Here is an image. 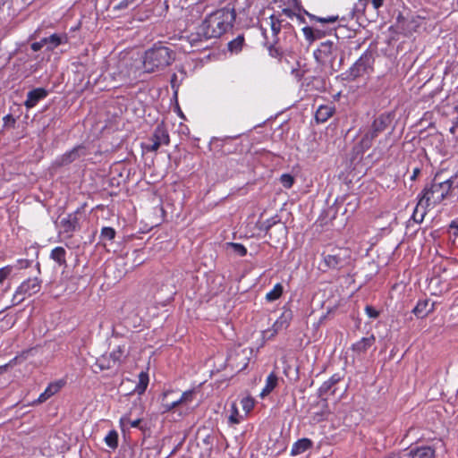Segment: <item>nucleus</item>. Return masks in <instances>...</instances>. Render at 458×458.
<instances>
[{
  "label": "nucleus",
  "instance_id": "f257e3e1",
  "mask_svg": "<svg viewBox=\"0 0 458 458\" xmlns=\"http://www.w3.org/2000/svg\"><path fill=\"white\" fill-rule=\"evenodd\" d=\"M235 18V8L228 4L206 17L198 28V35L205 39L219 38L233 27Z\"/></svg>",
  "mask_w": 458,
  "mask_h": 458
},
{
  "label": "nucleus",
  "instance_id": "f03ea898",
  "mask_svg": "<svg viewBox=\"0 0 458 458\" xmlns=\"http://www.w3.org/2000/svg\"><path fill=\"white\" fill-rule=\"evenodd\" d=\"M266 23L270 28V35L267 33V28L261 25L262 35L266 43L291 45L296 40V35L293 27L284 19L278 16L271 15Z\"/></svg>",
  "mask_w": 458,
  "mask_h": 458
},
{
  "label": "nucleus",
  "instance_id": "7ed1b4c3",
  "mask_svg": "<svg viewBox=\"0 0 458 458\" xmlns=\"http://www.w3.org/2000/svg\"><path fill=\"white\" fill-rule=\"evenodd\" d=\"M175 60V52L165 46L155 45L144 54L143 67L147 72H160Z\"/></svg>",
  "mask_w": 458,
  "mask_h": 458
},
{
  "label": "nucleus",
  "instance_id": "20e7f679",
  "mask_svg": "<svg viewBox=\"0 0 458 458\" xmlns=\"http://www.w3.org/2000/svg\"><path fill=\"white\" fill-rule=\"evenodd\" d=\"M314 57L322 66L330 69L331 72H337L344 60L337 43L331 40L321 42L314 51Z\"/></svg>",
  "mask_w": 458,
  "mask_h": 458
},
{
  "label": "nucleus",
  "instance_id": "39448f33",
  "mask_svg": "<svg viewBox=\"0 0 458 458\" xmlns=\"http://www.w3.org/2000/svg\"><path fill=\"white\" fill-rule=\"evenodd\" d=\"M453 183L451 179L441 182L436 176L430 185L424 188L422 196L419 199V205L435 206L439 204L449 194Z\"/></svg>",
  "mask_w": 458,
  "mask_h": 458
},
{
  "label": "nucleus",
  "instance_id": "423d86ee",
  "mask_svg": "<svg viewBox=\"0 0 458 458\" xmlns=\"http://www.w3.org/2000/svg\"><path fill=\"white\" fill-rule=\"evenodd\" d=\"M324 271L328 269L340 270L351 262V250L347 248L335 247L322 253Z\"/></svg>",
  "mask_w": 458,
  "mask_h": 458
},
{
  "label": "nucleus",
  "instance_id": "0eeeda50",
  "mask_svg": "<svg viewBox=\"0 0 458 458\" xmlns=\"http://www.w3.org/2000/svg\"><path fill=\"white\" fill-rule=\"evenodd\" d=\"M374 53L371 50H367L346 72L345 79L355 81L357 78L369 75L374 70Z\"/></svg>",
  "mask_w": 458,
  "mask_h": 458
},
{
  "label": "nucleus",
  "instance_id": "6e6552de",
  "mask_svg": "<svg viewBox=\"0 0 458 458\" xmlns=\"http://www.w3.org/2000/svg\"><path fill=\"white\" fill-rule=\"evenodd\" d=\"M394 117V113H384L377 117L371 124V129L362 137V146L367 148H370L374 139H376L379 133L386 131L392 124Z\"/></svg>",
  "mask_w": 458,
  "mask_h": 458
},
{
  "label": "nucleus",
  "instance_id": "1a4fd4ad",
  "mask_svg": "<svg viewBox=\"0 0 458 458\" xmlns=\"http://www.w3.org/2000/svg\"><path fill=\"white\" fill-rule=\"evenodd\" d=\"M125 348L124 346H117L109 353H105L100 356L97 361L96 366L100 370L110 369L121 365L124 358Z\"/></svg>",
  "mask_w": 458,
  "mask_h": 458
},
{
  "label": "nucleus",
  "instance_id": "9d476101",
  "mask_svg": "<svg viewBox=\"0 0 458 458\" xmlns=\"http://www.w3.org/2000/svg\"><path fill=\"white\" fill-rule=\"evenodd\" d=\"M41 280L38 277L29 278L22 282L13 295V304H19L24 301L26 297L38 293L41 289Z\"/></svg>",
  "mask_w": 458,
  "mask_h": 458
},
{
  "label": "nucleus",
  "instance_id": "9b49d317",
  "mask_svg": "<svg viewBox=\"0 0 458 458\" xmlns=\"http://www.w3.org/2000/svg\"><path fill=\"white\" fill-rule=\"evenodd\" d=\"M150 141H151V143L145 147L146 150L150 151V152L157 151L162 145L169 144V142H170L169 134H168L167 129L165 128V126L163 123L158 124L156 127V129L150 138Z\"/></svg>",
  "mask_w": 458,
  "mask_h": 458
},
{
  "label": "nucleus",
  "instance_id": "f8f14e48",
  "mask_svg": "<svg viewBox=\"0 0 458 458\" xmlns=\"http://www.w3.org/2000/svg\"><path fill=\"white\" fill-rule=\"evenodd\" d=\"M162 412H168L180 406L179 395L176 391L168 390L163 393L161 399Z\"/></svg>",
  "mask_w": 458,
  "mask_h": 458
},
{
  "label": "nucleus",
  "instance_id": "ddd939ff",
  "mask_svg": "<svg viewBox=\"0 0 458 458\" xmlns=\"http://www.w3.org/2000/svg\"><path fill=\"white\" fill-rule=\"evenodd\" d=\"M293 315L291 310L284 311L281 316L275 321L272 328L266 333H270L268 338L275 336L279 331L286 329L292 320Z\"/></svg>",
  "mask_w": 458,
  "mask_h": 458
},
{
  "label": "nucleus",
  "instance_id": "4468645a",
  "mask_svg": "<svg viewBox=\"0 0 458 458\" xmlns=\"http://www.w3.org/2000/svg\"><path fill=\"white\" fill-rule=\"evenodd\" d=\"M47 90L44 88H37L28 92L27 99L24 106L27 109H30L37 106V104L47 97Z\"/></svg>",
  "mask_w": 458,
  "mask_h": 458
},
{
  "label": "nucleus",
  "instance_id": "2eb2a0df",
  "mask_svg": "<svg viewBox=\"0 0 458 458\" xmlns=\"http://www.w3.org/2000/svg\"><path fill=\"white\" fill-rule=\"evenodd\" d=\"M435 310V302L428 299L420 300L412 310V313L418 318H424Z\"/></svg>",
  "mask_w": 458,
  "mask_h": 458
},
{
  "label": "nucleus",
  "instance_id": "dca6fc26",
  "mask_svg": "<svg viewBox=\"0 0 458 458\" xmlns=\"http://www.w3.org/2000/svg\"><path fill=\"white\" fill-rule=\"evenodd\" d=\"M85 154V148L81 145H79L74 147L71 151L64 153L58 160V163L60 165H66L78 159L81 156H84Z\"/></svg>",
  "mask_w": 458,
  "mask_h": 458
},
{
  "label": "nucleus",
  "instance_id": "f3484780",
  "mask_svg": "<svg viewBox=\"0 0 458 458\" xmlns=\"http://www.w3.org/2000/svg\"><path fill=\"white\" fill-rule=\"evenodd\" d=\"M64 383L62 381L54 382L48 385L45 391L38 396V400L34 403H42L49 399L52 395L60 391L63 387Z\"/></svg>",
  "mask_w": 458,
  "mask_h": 458
},
{
  "label": "nucleus",
  "instance_id": "a211bd4d",
  "mask_svg": "<svg viewBox=\"0 0 458 458\" xmlns=\"http://www.w3.org/2000/svg\"><path fill=\"white\" fill-rule=\"evenodd\" d=\"M376 342V337L374 335H371L368 337H363L357 343L352 344V351L357 353H364L366 352L372 345H374Z\"/></svg>",
  "mask_w": 458,
  "mask_h": 458
},
{
  "label": "nucleus",
  "instance_id": "6ab92c4d",
  "mask_svg": "<svg viewBox=\"0 0 458 458\" xmlns=\"http://www.w3.org/2000/svg\"><path fill=\"white\" fill-rule=\"evenodd\" d=\"M407 455L411 458H434L435 450L430 446L416 447L411 449Z\"/></svg>",
  "mask_w": 458,
  "mask_h": 458
},
{
  "label": "nucleus",
  "instance_id": "aec40b11",
  "mask_svg": "<svg viewBox=\"0 0 458 458\" xmlns=\"http://www.w3.org/2000/svg\"><path fill=\"white\" fill-rule=\"evenodd\" d=\"M341 380V377L338 374H334L327 381H325L318 389L319 396H323L327 393H335V389L332 387Z\"/></svg>",
  "mask_w": 458,
  "mask_h": 458
},
{
  "label": "nucleus",
  "instance_id": "412c9836",
  "mask_svg": "<svg viewBox=\"0 0 458 458\" xmlns=\"http://www.w3.org/2000/svg\"><path fill=\"white\" fill-rule=\"evenodd\" d=\"M335 108L330 106H320L316 114L315 118L318 123L327 122L334 114Z\"/></svg>",
  "mask_w": 458,
  "mask_h": 458
},
{
  "label": "nucleus",
  "instance_id": "4be33fe9",
  "mask_svg": "<svg viewBox=\"0 0 458 458\" xmlns=\"http://www.w3.org/2000/svg\"><path fill=\"white\" fill-rule=\"evenodd\" d=\"M312 446V442L309 438H301L294 443L292 447L291 454L299 455Z\"/></svg>",
  "mask_w": 458,
  "mask_h": 458
},
{
  "label": "nucleus",
  "instance_id": "5701e85b",
  "mask_svg": "<svg viewBox=\"0 0 458 458\" xmlns=\"http://www.w3.org/2000/svg\"><path fill=\"white\" fill-rule=\"evenodd\" d=\"M265 45L267 46V49L269 52V55L272 57L280 59L283 55L284 50H286L290 45H284V43L280 44H272V43H266Z\"/></svg>",
  "mask_w": 458,
  "mask_h": 458
},
{
  "label": "nucleus",
  "instance_id": "b1692460",
  "mask_svg": "<svg viewBox=\"0 0 458 458\" xmlns=\"http://www.w3.org/2000/svg\"><path fill=\"white\" fill-rule=\"evenodd\" d=\"M277 381H278L277 376L274 372L270 373L268 375V377H267L266 386L260 394L261 396L264 397V396L269 394L277 386Z\"/></svg>",
  "mask_w": 458,
  "mask_h": 458
},
{
  "label": "nucleus",
  "instance_id": "393cba45",
  "mask_svg": "<svg viewBox=\"0 0 458 458\" xmlns=\"http://www.w3.org/2000/svg\"><path fill=\"white\" fill-rule=\"evenodd\" d=\"M48 38V50H54L58 46L67 42V36L61 34H52Z\"/></svg>",
  "mask_w": 458,
  "mask_h": 458
},
{
  "label": "nucleus",
  "instance_id": "a878e982",
  "mask_svg": "<svg viewBox=\"0 0 458 458\" xmlns=\"http://www.w3.org/2000/svg\"><path fill=\"white\" fill-rule=\"evenodd\" d=\"M65 254L66 251L63 247H55L52 250L50 258L57 262L60 266H66Z\"/></svg>",
  "mask_w": 458,
  "mask_h": 458
},
{
  "label": "nucleus",
  "instance_id": "bb28decb",
  "mask_svg": "<svg viewBox=\"0 0 458 458\" xmlns=\"http://www.w3.org/2000/svg\"><path fill=\"white\" fill-rule=\"evenodd\" d=\"M62 225L65 232H73L79 226V220L75 215H69L67 218L62 220Z\"/></svg>",
  "mask_w": 458,
  "mask_h": 458
},
{
  "label": "nucleus",
  "instance_id": "cd10ccee",
  "mask_svg": "<svg viewBox=\"0 0 458 458\" xmlns=\"http://www.w3.org/2000/svg\"><path fill=\"white\" fill-rule=\"evenodd\" d=\"M302 32L307 40L314 41L322 37V30L319 29H313L311 27H304Z\"/></svg>",
  "mask_w": 458,
  "mask_h": 458
},
{
  "label": "nucleus",
  "instance_id": "c85d7f7f",
  "mask_svg": "<svg viewBox=\"0 0 458 458\" xmlns=\"http://www.w3.org/2000/svg\"><path fill=\"white\" fill-rule=\"evenodd\" d=\"M244 44V37L239 35L236 38L228 43V49L231 52L238 53L242 49Z\"/></svg>",
  "mask_w": 458,
  "mask_h": 458
},
{
  "label": "nucleus",
  "instance_id": "c756f323",
  "mask_svg": "<svg viewBox=\"0 0 458 458\" xmlns=\"http://www.w3.org/2000/svg\"><path fill=\"white\" fill-rule=\"evenodd\" d=\"M427 206H425V204L423 205H419V203L417 204L416 208H414V211H413V214L411 216V218L413 219L414 222L420 224L423 221L424 219V216L426 215V208Z\"/></svg>",
  "mask_w": 458,
  "mask_h": 458
},
{
  "label": "nucleus",
  "instance_id": "7c9ffc66",
  "mask_svg": "<svg viewBox=\"0 0 458 458\" xmlns=\"http://www.w3.org/2000/svg\"><path fill=\"white\" fill-rule=\"evenodd\" d=\"M283 293V285L281 284H276L274 288L268 292L266 295V299L268 301H274L281 297Z\"/></svg>",
  "mask_w": 458,
  "mask_h": 458
},
{
  "label": "nucleus",
  "instance_id": "2f4dec72",
  "mask_svg": "<svg viewBox=\"0 0 458 458\" xmlns=\"http://www.w3.org/2000/svg\"><path fill=\"white\" fill-rule=\"evenodd\" d=\"M105 442L110 448H116L118 445V433L115 430H110L105 437Z\"/></svg>",
  "mask_w": 458,
  "mask_h": 458
},
{
  "label": "nucleus",
  "instance_id": "473e14b6",
  "mask_svg": "<svg viewBox=\"0 0 458 458\" xmlns=\"http://www.w3.org/2000/svg\"><path fill=\"white\" fill-rule=\"evenodd\" d=\"M307 14L309 15V17L311 21H316L322 24H331V23H335V21H338L337 15L336 16L331 15V16H327V17H318V16H316L313 14H310L308 13H307Z\"/></svg>",
  "mask_w": 458,
  "mask_h": 458
},
{
  "label": "nucleus",
  "instance_id": "72a5a7b5",
  "mask_svg": "<svg viewBox=\"0 0 458 458\" xmlns=\"http://www.w3.org/2000/svg\"><path fill=\"white\" fill-rule=\"evenodd\" d=\"M274 225H278L279 231L282 233L285 234L286 227L284 225H281V224H279L276 221L267 220L266 222H264L262 224L261 229L265 230L266 233H267L269 232V230L271 229V227L274 226Z\"/></svg>",
  "mask_w": 458,
  "mask_h": 458
},
{
  "label": "nucleus",
  "instance_id": "f704fd0d",
  "mask_svg": "<svg viewBox=\"0 0 458 458\" xmlns=\"http://www.w3.org/2000/svg\"><path fill=\"white\" fill-rule=\"evenodd\" d=\"M194 394H195V392L193 390H189V391L183 392L179 396L180 405H187V404L191 403L193 400Z\"/></svg>",
  "mask_w": 458,
  "mask_h": 458
},
{
  "label": "nucleus",
  "instance_id": "c9c22d12",
  "mask_svg": "<svg viewBox=\"0 0 458 458\" xmlns=\"http://www.w3.org/2000/svg\"><path fill=\"white\" fill-rule=\"evenodd\" d=\"M115 237V230L113 227H103L101 229L100 238L102 240L112 241Z\"/></svg>",
  "mask_w": 458,
  "mask_h": 458
},
{
  "label": "nucleus",
  "instance_id": "e433bc0d",
  "mask_svg": "<svg viewBox=\"0 0 458 458\" xmlns=\"http://www.w3.org/2000/svg\"><path fill=\"white\" fill-rule=\"evenodd\" d=\"M229 246L233 251L240 257H243L247 254V249L241 243L230 242Z\"/></svg>",
  "mask_w": 458,
  "mask_h": 458
},
{
  "label": "nucleus",
  "instance_id": "4c0bfd02",
  "mask_svg": "<svg viewBox=\"0 0 458 458\" xmlns=\"http://www.w3.org/2000/svg\"><path fill=\"white\" fill-rule=\"evenodd\" d=\"M311 84L318 91H324L326 89L325 80L320 77H312Z\"/></svg>",
  "mask_w": 458,
  "mask_h": 458
},
{
  "label": "nucleus",
  "instance_id": "58836bf2",
  "mask_svg": "<svg viewBox=\"0 0 458 458\" xmlns=\"http://www.w3.org/2000/svg\"><path fill=\"white\" fill-rule=\"evenodd\" d=\"M242 418V417L240 416L238 410L236 408V405L234 403H233L232 412H231V415L229 416V422L232 424H238V423H240Z\"/></svg>",
  "mask_w": 458,
  "mask_h": 458
},
{
  "label": "nucleus",
  "instance_id": "ea45409f",
  "mask_svg": "<svg viewBox=\"0 0 458 458\" xmlns=\"http://www.w3.org/2000/svg\"><path fill=\"white\" fill-rule=\"evenodd\" d=\"M280 181L284 187L289 189L293 186L294 178L289 174H284L281 175Z\"/></svg>",
  "mask_w": 458,
  "mask_h": 458
},
{
  "label": "nucleus",
  "instance_id": "a19ab883",
  "mask_svg": "<svg viewBox=\"0 0 458 458\" xmlns=\"http://www.w3.org/2000/svg\"><path fill=\"white\" fill-rule=\"evenodd\" d=\"M148 386V376L145 373H140V384L137 386L138 392L140 394L143 393Z\"/></svg>",
  "mask_w": 458,
  "mask_h": 458
},
{
  "label": "nucleus",
  "instance_id": "79ce46f5",
  "mask_svg": "<svg viewBox=\"0 0 458 458\" xmlns=\"http://www.w3.org/2000/svg\"><path fill=\"white\" fill-rule=\"evenodd\" d=\"M3 121L4 128L5 129L14 128L16 123V120L12 114H6L4 116Z\"/></svg>",
  "mask_w": 458,
  "mask_h": 458
},
{
  "label": "nucleus",
  "instance_id": "37998d69",
  "mask_svg": "<svg viewBox=\"0 0 458 458\" xmlns=\"http://www.w3.org/2000/svg\"><path fill=\"white\" fill-rule=\"evenodd\" d=\"M242 405L243 410L249 412L254 406V402L251 398L246 397L242 400Z\"/></svg>",
  "mask_w": 458,
  "mask_h": 458
},
{
  "label": "nucleus",
  "instance_id": "c03bdc74",
  "mask_svg": "<svg viewBox=\"0 0 458 458\" xmlns=\"http://www.w3.org/2000/svg\"><path fill=\"white\" fill-rule=\"evenodd\" d=\"M366 314L372 318H377L379 316V312L375 310L372 306H366L365 308Z\"/></svg>",
  "mask_w": 458,
  "mask_h": 458
},
{
  "label": "nucleus",
  "instance_id": "a18cd8bd",
  "mask_svg": "<svg viewBox=\"0 0 458 458\" xmlns=\"http://www.w3.org/2000/svg\"><path fill=\"white\" fill-rule=\"evenodd\" d=\"M11 272L9 267H3L0 269V282H2L4 278H6Z\"/></svg>",
  "mask_w": 458,
  "mask_h": 458
},
{
  "label": "nucleus",
  "instance_id": "49530a36",
  "mask_svg": "<svg viewBox=\"0 0 458 458\" xmlns=\"http://www.w3.org/2000/svg\"><path fill=\"white\" fill-rule=\"evenodd\" d=\"M134 0H124L123 2H121L118 5H117V8L118 9H123V8H126L130 4H132Z\"/></svg>",
  "mask_w": 458,
  "mask_h": 458
},
{
  "label": "nucleus",
  "instance_id": "de8ad7c7",
  "mask_svg": "<svg viewBox=\"0 0 458 458\" xmlns=\"http://www.w3.org/2000/svg\"><path fill=\"white\" fill-rule=\"evenodd\" d=\"M420 167H415L412 171V174L411 176V181H415L417 179V177L420 175Z\"/></svg>",
  "mask_w": 458,
  "mask_h": 458
},
{
  "label": "nucleus",
  "instance_id": "09e8293b",
  "mask_svg": "<svg viewBox=\"0 0 458 458\" xmlns=\"http://www.w3.org/2000/svg\"><path fill=\"white\" fill-rule=\"evenodd\" d=\"M40 44L41 43H39V41L34 42V43L31 44L30 47L35 52L39 51L42 48Z\"/></svg>",
  "mask_w": 458,
  "mask_h": 458
},
{
  "label": "nucleus",
  "instance_id": "8fccbe9b",
  "mask_svg": "<svg viewBox=\"0 0 458 458\" xmlns=\"http://www.w3.org/2000/svg\"><path fill=\"white\" fill-rule=\"evenodd\" d=\"M375 9H378L383 5L384 0H371Z\"/></svg>",
  "mask_w": 458,
  "mask_h": 458
},
{
  "label": "nucleus",
  "instance_id": "3c124183",
  "mask_svg": "<svg viewBox=\"0 0 458 458\" xmlns=\"http://www.w3.org/2000/svg\"><path fill=\"white\" fill-rule=\"evenodd\" d=\"M140 423H141V420H140V419H137L135 420L130 421V424H131V428H139Z\"/></svg>",
  "mask_w": 458,
  "mask_h": 458
},
{
  "label": "nucleus",
  "instance_id": "603ef678",
  "mask_svg": "<svg viewBox=\"0 0 458 458\" xmlns=\"http://www.w3.org/2000/svg\"><path fill=\"white\" fill-rule=\"evenodd\" d=\"M39 43H41V47H47V49L48 50V38L46 37V38H43L42 39L39 40Z\"/></svg>",
  "mask_w": 458,
  "mask_h": 458
},
{
  "label": "nucleus",
  "instance_id": "864d4df0",
  "mask_svg": "<svg viewBox=\"0 0 458 458\" xmlns=\"http://www.w3.org/2000/svg\"><path fill=\"white\" fill-rule=\"evenodd\" d=\"M240 352H236L234 355L230 356L229 361L232 363V365L234 364V362L236 361V358L240 356Z\"/></svg>",
  "mask_w": 458,
  "mask_h": 458
},
{
  "label": "nucleus",
  "instance_id": "5fc2aeb1",
  "mask_svg": "<svg viewBox=\"0 0 458 458\" xmlns=\"http://www.w3.org/2000/svg\"><path fill=\"white\" fill-rule=\"evenodd\" d=\"M283 13H284L285 15H287L288 17H293L294 15L293 12L290 9H283Z\"/></svg>",
  "mask_w": 458,
  "mask_h": 458
},
{
  "label": "nucleus",
  "instance_id": "6e6d98bb",
  "mask_svg": "<svg viewBox=\"0 0 458 458\" xmlns=\"http://www.w3.org/2000/svg\"><path fill=\"white\" fill-rule=\"evenodd\" d=\"M451 227L455 229V231L454 232V234L455 236H457V235H458V225H454V223H453V224L451 225Z\"/></svg>",
  "mask_w": 458,
  "mask_h": 458
},
{
  "label": "nucleus",
  "instance_id": "4d7b16f0",
  "mask_svg": "<svg viewBox=\"0 0 458 458\" xmlns=\"http://www.w3.org/2000/svg\"><path fill=\"white\" fill-rule=\"evenodd\" d=\"M135 261L137 262L136 266H139L143 262V260L141 259L135 260Z\"/></svg>",
  "mask_w": 458,
  "mask_h": 458
},
{
  "label": "nucleus",
  "instance_id": "13d9d810",
  "mask_svg": "<svg viewBox=\"0 0 458 458\" xmlns=\"http://www.w3.org/2000/svg\"><path fill=\"white\" fill-rule=\"evenodd\" d=\"M21 263H25V267H27L29 265V261L28 260H20Z\"/></svg>",
  "mask_w": 458,
  "mask_h": 458
},
{
  "label": "nucleus",
  "instance_id": "bf43d9fd",
  "mask_svg": "<svg viewBox=\"0 0 458 458\" xmlns=\"http://www.w3.org/2000/svg\"><path fill=\"white\" fill-rule=\"evenodd\" d=\"M246 366H247V362H244V363L242 364V366L240 368V369H245V368H246Z\"/></svg>",
  "mask_w": 458,
  "mask_h": 458
},
{
  "label": "nucleus",
  "instance_id": "052dcab7",
  "mask_svg": "<svg viewBox=\"0 0 458 458\" xmlns=\"http://www.w3.org/2000/svg\"><path fill=\"white\" fill-rule=\"evenodd\" d=\"M174 293H175V292H174V288L173 287V289H172V291H171V294L173 295V294H174Z\"/></svg>",
  "mask_w": 458,
  "mask_h": 458
},
{
  "label": "nucleus",
  "instance_id": "680f3d73",
  "mask_svg": "<svg viewBox=\"0 0 458 458\" xmlns=\"http://www.w3.org/2000/svg\"><path fill=\"white\" fill-rule=\"evenodd\" d=\"M353 10H354V11H356V10L360 11V9H359L358 5H356V6H355V8H354Z\"/></svg>",
  "mask_w": 458,
  "mask_h": 458
},
{
  "label": "nucleus",
  "instance_id": "e2e57ef3",
  "mask_svg": "<svg viewBox=\"0 0 458 458\" xmlns=\"http://www.w3.org/2000/svg\"><path fill=\"white\" fill-rule=\"evenodd\" d=\"M135 253L137 254V257H138V256H139V254H140V251L135 250Z\"/></svg>",
  "mask_w": 458,
  "mask_h": 458
}]
</instances>
